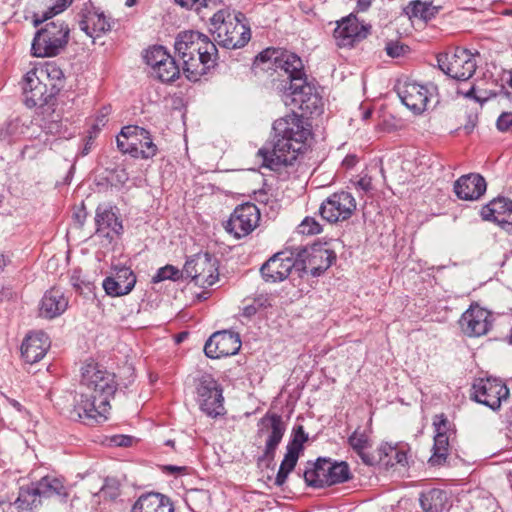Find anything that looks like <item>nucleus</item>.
<instances>
[{
  "mask_svg": "<svg viewBox=\"0 0 512 512\" xmlns=\"http://www.w3.org/2000/svg\"><path fill=\"white\" fill-rule=\"evenodd\" d=\"M117 390L115 375L98 364H87L82 368L80 392L74 398L70 417L92 425L107 419L110 399Z\"/></svg>",
  "mask_w": 512,
  "mask_h": 512,
  "instance_id": "1",
  "label": "nucleus"
},
{
  "mask_svg": "<svg viewBox=\"0 0 512 512\" xmlns=\"http://www.w3.org/2000/svg\"><path fill=\"white\" fill-rule=\"evenodd\" d=\"M273 130L277 138L273 148H261L258 154L262 157L264 166L279 170L282 166L292 165L305 150L306 142L311 136V125L305 117L292 112L277 119Z\"/></svg>",
  "mask_w": 512,
  "mask_h": 512,
  "instance_id": "2",
  "label": "nucleus"
},
{
  "mask_svg": "<svg viewBox=\"0 0 512 512\" xmlns=\"http://www.w3.org/2000/svg\"><path fill=\"white\" fill-rule=\"evenodd\" d=\"M175 52L182 61V69L190 81H198L215 64L216 45L198 31H184L175 40Z\"/></svg>",
  "mask_w": 512,
  "mask_h": 512,
  "instance_id": "3",
  "label": "nucleus"
},
{
  "mask_svg": "<svg viewBox=\"0 0 512 512\" xmlns=\"http://www.w3.org/2000/svg\"><path fill=\"white\" fill-rule=\"evenodd\" d=\"M242 13H233L228 9L217 11L210 19V32L215 41L228 49L243 47L250 40V28L242 21Z\"/></svg>",
  "mask_w": 512,
  "mask_h": 512,
  "instance_id": "4",
  "label": "nucleus"
},
{
  "mask_svg": "<svg viewBox=\"0 0 512 512\" xmlns=\"http://www.w3.org/2000/svg\"><path fill=\"white\" fill-rule=\"evenodd\" d=\"M69 28L64 22H50L34 35V57L58 55L68 43Z\"/></svg>",
  "mask_w": 512,
  "mask_h": 512,
  "instance_id": "5",
  "label": "nucleus"
},
{
  "mask_svg": "<svg viewBox=\"0 0 512 512\" xmlns=\"http://www.w3.org/2000/svg\"><path fill=\"white\" fill-rule=\"evenodd\" d=\"M437 63L442 72L458 81L470 79L477 67L475 56L469 50L460 47L439 54Z\"/></svg>",
  "mask_w": 512,
  "mask_h": 512,
  "instance_id": "6",
  "label": "nucleus"
},
{
  "mask_svg": "<svg viewBox=\"0 0 512 512\" xmlns=\"http://www.w3.org/2000/svg\"><path fill=\"white\" fill-rule=\"evenodd\" d=\"M283 102L286 106L313 114L320 107L321 99L315 87L307 82L305 76H301L292 77L289 86H284Z\"/></svg>",
  "mask_w": 512,
  "mask_h": 512,
  "instance_id": "7",
  "label": "nucleus"
},
{
  "mask_svg": "<svg viewBox=\"0 0 512 512\" xmlns=\"http://www.w3.org/2000/svg\"><path fill=\"white\" fill-rule=\"evenodd\" d=\"M509 389L504 382L494 377L478 378L472 386V399L493 411L499 410L509 397Z\"/></svg>",
  "mask_w": 512,
  "mask_h": 512,
  "instance_id": "8",
  "label": "nucleus"
},
{
  "mask_svg": "<svg viewBox=\"0 0 512 512\" xmlns=\"http://www.w3.org/2000/svg\"><path fill=\"white\" fill-rule=\"evenodd\" d=\"M196 395L201 411L207 416L215 418L224 414L222 389L212 376L205 375L199 379Z\"/></svg>",
  "mask_w": 512,
  "mask_h": 512,
  "instance_id": "9",
  "label": "nucleus"
},
{
  "mask_svg": "<svg viewBox=\"0 0 512 512\" xmlns=\"http://www.w3.org/2000/svg\"><path fill=\"white\" fill-rule=\"evenodd\" d=\"M186 277H190L196 285L206 288L214 285L219 277L217 260L209 253L196 254L184 265Z\"/></svg>",
  "mask_w": 512,
  "mask_h": 512,
  "instance_id": "10",
  "label": "nucleus"
},
{
  "mask_svg": "<svg viewBox=\"0 0 512 512\" xmlns=\"http://www.w3.org/2000/svg\"><path fill=\"white\" fill-rule=\"evenodd\" d=\"M356 209L353 195L341 191L329 196L319 207L321 217L329 223L344 221L350 218Z\"/></svg>",
  "mask_w": 512,
  "mask_h": 512,
  "instance_id": "11",
  "label": "nucleus"
},
{
  "mask_svg": "<svg viewBox=\"0 0 512 512\" xmlns=\"http://www.w3.org/2000/svg\"><path fill=\"white\" fill-rule=\"evenodd\" d=\"M260 213L255 204L245 203L237 206L228 219L225 229L236 239L249 235L258 225Z\"/></svg>",
  "mask_w": 512,
  "mask_h": 512,
  "instance_id": "12",
  "label": "nucleus"
},
{
  "mask_svg": "<svg viewBox=\"0 0 512 512\" xmlns=\"http://www.w3.org/2000/svg\"><path fill=\"white\" fill-rule=\"evenodd\" d=\"M258 425L260 427L258 434L267 435L263 455L259 458V460H266L270 462L274 459L276 449L282 441L286 431V425L282 417L275 413H266L259 420Z\"/></svg>",
  "mask_w": 512,
  "mask_h": 512,
  "instance_id": "13",
  "label": "nucleus"
},
{
  "mask_svg": "<svg viewBox=\"0 0 512 512\" xmlns=\"http://www.w3.org/2000/svg\"><path fill=\"white\" fill-rule=\"evenodd\" d=\"M257 58L262 62L271 61L276 71L280 69L285 73V81L288 83L292 81V77L305 76L303 62L295 53L266 49L262 51Z\"/></svg>",
  "mask_w": 512,
  "mask_h": 512,
  "instance_id": "14",
  "label": "nucleus"
},
{
  "mask_svg": "<svg viewBox=\"0 0 512 512\" xmlns=\"http://www.w3.org/2000/svg\"><path fill=\"white\" fill-rule=\"evenodd\" d=\"M434 91H436V87L433 85L428 87L416 82L405 81L398 85L397 93L401 102L408 109L420 114L426 109L429 98Z\"/></svg>",
  "mask_w": 512,
  "mask_h": 512,
  "instance_id": "15",
  "label": "nucleus"
},
{
  "mask_svg": "<svg viewBox=\"0 0 512 512\" xmlns=\"http://www.w3.org/2000/svg\"><path fill=\"white\" fill-rule=\"evenodd\" d=\"M369 29L370 26L360 23L355 16L349 15L337 22L333 37L338 47H353L355 43L367 37Z\"/></svg>",
  "mask_w": 512,
  "mask_h": 512,
  "instance_id": "16",
  "label": "nucleus"
},
{
  "mask_svg": "<svg viewBox=\"0 0 512 512\" xmlns=\"http://www.w3.org/2000/svg\"><path fill=\"white\" fill-rule=\"evenodd\" d=\"M241 348L238 334L220 331L215 332L205 343L204 353L207 357L218 359L235 355Z\"/></svg>",
  "mask_w": 512,
  "mask_h": 512,
  "instance_id": "17",
  "label": "nucleus"
},
{
  "mask_svg": "<svg viewBox=\"0 0 512 512\" xmlns=\"http://www.w3.org/2000/svg\"><path fill=\"white\" fill-rule=\"evenodd\" d=\"M460 327L464 334L469 337L485 335L492 327L491 314L488 310L479 305H471L460 320Z\"/></svg>",
  "mask_w": 512,
  "mask_h": 512,
  "instance_id": "18",
  "label": "nucleus"
},
{
  "mask_svg": "<svg viewBox=\"0 0 512 512\" xmlns=\"http://www.w3.org/2000/svg\"><path fill=\"white\" fill-rule=\"evenodd\" d=\"M487 184L483 176L469 173L459 177L453 185L456 196L465 201H476L486 192Z\"/></svg>",
  "mask_w": 512,
  "mask_h": 512,
  "instance_id": "19",
  "label": "nucleus"
},
{
  "mask_svg": "<svg viewBox=\"0 0 512 512\" xmlns=\"http://www.w3.org/2000/svg\"><path fill=\"white\" fill-rule=\"evenodd\" d=\"M295 266L296 263L292 257L280 252L273 255L262 265L261 274L266 282H279L286 279Z\"/></svg>",
  "mask_w": 512,
  "mask_h": 512,
  "instance_id": "20",
  "label": "nucleus"
},
{
  "mask_svg": "<svg viewBox=\"0 0 512 512\" xmlns=\"http://www.w3.org/2000/svg\"><path fill=\"white\" fill-rule=\"evenodd\" d=\"M136 284V276L127 267L116 270L114 276L106 277L102 286L106 294L111 297H119L129 294Z\"/></svg>",
  "mask_w": 512,
  "mask_h": 512,
  "instance_id": "21",
  "label": "nucleus"
},
{
  "mask_svg": "<svg viewBox=\"0 0 512 512\" xmlns=\"http://www.w3.org/2000/svg\"><path fill=\"white\" fill-rule=\"evenodd\" d=\"M433 426L435 428V437L433 454L430 457L429 462L432 465H440L445 462L448 454L449 437L447 435V430L449 422L443 414L436 415L433 420Z\"/></svg>",
  "mask_w": 512,
  "mask_h": 512,
  "instance_id": "22",
  "label": "nucleus"
},
{
  "mask_svg": "<svg viewBox=\"0 0 512 512\" xmlns=\"http://www.w3.org/2000/svg\"><path fill=\"white\" fill-rule=\"evenodd\" d=\"M305 253L307 256L303 261V269H309L311 275L314 277L326 271L336 259V255L333 251L322 246L311 247L309 251L305 250Z\"/></svg>",
  "mask_w": 512,
  "mask_h": 512,
  "instance_id": "23",
  "label": "nucleus"
},
{
  "mask_svg": "<svg viewBox=\"0 0 512 512\" xmlns=\"http://www.w3.org/2000/svg\"><path fill=\"white\" fill-rule=\"evenodd\" d=\"M79 27L87 36L95 38L110 31L112 22L103 12L90 8L83 13L82 19L79 21Z\"/></svg>",
  "mask_w": 512,
  "mask_h": 512,
  "instance_id": "24",
  "label": "nucleus"
},
{
  "mask_svg": "<svg viewBox=\"0 0 512 512\" xmlns=\"http://www.w3.org/2000/svg\"><path fill=\"white\" fill-rule=\"evenodd\" d=\"M68 307V299L64 293L58 288L48 290L39 307V316L46 319H53L62 315Z\"/></svg>",
  "mask_w": 512,
  "mask_h": 512,
  "instance_id": "25",
  "label": "nucleus"
},
{
  "mask_svg": "<svg viewBox=\"0 0 512 512\" xmlns=\"http://www.w3.org/2000/svg\"><path fill=\"white\" fill-rule=\"evenodd\" d=\"M132 512H174V508L167 496L150 492L138 498Z\"/></svg>",
  "mask_w": 512,
  "mask_h": 512,
  "instance_id": "26",
  "label": "nucleus"
},
{
  "mask_svg": "<svg viewBox=\"0 0 512 512\" xmlns=\"http://www.w3.org/2000/svg\"><path fill=\"white\" fill-rule=\"evenodd\" d=\"M95 222L97 232L105 237L112 238L111 233L114 235H120L122 233V223L112 209L99 206L96 210Z\"/></svg>",
  "mask_w": 512,
  "mask_h": 512,
  "instance_id": "27",
  "label": "nucleus"
},
{
  "mask_svg": "<svg viewBox=\"0 0 512 512\" xmlns=\"http://www.w3.org/2000/svg\"><path fill=\"white\" fill-rule=\"evenodd\" d=\"M38 496L41 498H51L58 497L61 501H65L68 497V492L63 483L55 478L50 476H44L40 481L34 486V503L36 502L35 497Z\"/></svg>",
  "mask_w": 512,
  "mask_h": 512,
  "instance_id": "28",
  "label": "nucleus"
},
{
  "mask_svg": "<svg viewBox=\"0 0 512 512\" xmlns=\"http://www.w3.org/2000/svg\"><path fill=\"white\" fill-rule=\"evenodd\" d=\"M512 215V200L497 197L482 207L481 216L484 220L493 222L505 221L504 216Z\"/></svg>",
  "mask_w": 512,
  "mask_h": 512,
  "instance_id": "29",
  "label": "nucleus"
},
{
  "mask_svg": "<svg viewBox=\"0 0 512 512\" xmlns=\"http://www.w3.org/2000/svg\"><path fill=\"white\" fill-rule=\"evenodd\" d=\"M327 462L325 458H319L315 463H308L303 476L307 485L315 488L328 486V475L326 473Z\"/></svg>",
  "mask_w": 512,
  "mask_h": 512,
  "instance_id": "30",
  "label": "nucleus"
},
{
  "mask_svg": "<svg viewBox=\"0 0 512 512\" xmlns=\"http://www.w3.org/2000/svg\"><path fill=\"white\" fill-rule=\"evenodd\" d=\"M419 502L424 512H442L447 502V494L440 489H431L421 493Z\"/></svg>",
  "mask_w": 512,
  "mask_h": 512,
  "instance_id": "31",
  "label": "nucleus"
},
{
  "mask_svg": "<svg viewBox=\"0 0 512 512\" xmlns=\"http://www.w3.org/2000/svg\"><path fill=\"white\" fill-rule=\"evenodd\" d=\"M348 444L359 455L365 464H373V458L368 453H366V450L371 447V441L366 431L356 429L349 436Z\"/></svg>",
  "mask_w": 512,
  "mask_h": 512,
  "instance_id": "32",
  "label": "nucleus"
},
{
  "mask_svg": "<svg viewBox=\"0 0 512 512\" xmlns=\"http://www.w3.org/2000/svg\"><path fill=\"white\" fill-rule=\"evenodd\" d=\"M324 465H326V473L328 475V486L346 482L351 478L350 468L344 461L332 462L330 459H327Z\"/></svg>",
  "mask_w": 512,
  "mask_h": 512,
  "instance_id": "33",
  "label": "nucleus"
},
{
  "mask_svg": "<svg viewBox=\"0 0 512 512\" xmlns=\"http://www.w3.org/2000/svg\"><path fill=\"white\" fill-rule=\"evenodd\" d=\"M438 12V7L433 6L430 2H422L420 0L412 1L405 8V13L409 18H417L423 21H429Z\"/></svg>",
  "mask_w": 512,
  "mask_h": 512,
  "instance_id": "34",
  "label": "nucleus"
},
{
  "mask_svg": "<svg viewBox=\"0 0 512 512\" xmlns=\"http://www.w3.org/2000/svg\"><path fill=\"white\" fill-rule=\"evenodd\" d=\"M299 454L292 448H286L285 456L280 464L279 470L275 477V484L282 486L289 475V473L295 468Z\"/></svg>",
  "mask_w": 512,
  "mask_h": 512,
  "instance_id": "35",
  "label": "nucleus"
},
{
  "mask_svg": "<svg viewBox=\"0 0 512 512\" xmlns=\"http://www.w3.org/2000/svg\"><path fill=\"white\" fill-rule=\"evenodd\" d=\"M152 74L162 82H172L179 76L180 70L175 59L170 55L152 71Z\"/></svg>",
  "mask_w": 512,
  "mask_h": 512,
  "instance_id": "36",
  "label": "nucleus"
},
{
  "mask_svg": "<svg viewBox=\"0 0 512 512\" xmlns=\"http://www.w3.org/2000/svg\"><path fill=\"white\" fill-rule=\"evenodd\" d=\"M34 76H36L39 82L45 79L57 82L62 80L64 74L55 63L47 62L40 66H34Z\"/></svg>",
  "mask_w": 512,
  "mask_h": 512,
  "instance_id": "37",
  "label": "nucleus"
},
{
  "mask_svg": "<svg viewBox=\"0 0 512 512\" xmlns=\"http://www.w3.org/2000/svg\"><path fill=\"white\" fill-rule=\"evenodd\" d=\"M73 0H55V2L49 6L46 10L39 13H34V26H38L40 23L62 13L71 4Z\"/></svg>",
  "mask_w": 512,
  "mask_h": 512,
  "instance_id": "38",
  "label": "nucleus"
},
{
  "mask_svg": "<svg viewBox=\"0 0 512 512\" xmlns=\"http://www.w3.org/2000/svg\"><path fill=\"white\" fill-rule=\"evenodd\" d=\"M14 506L18 512H31L32 510V484L21 485L18 497L14 501Z\"/></svg>",
  "mask_w": 512,
  "mask_h": 512,
  "instance_id": "39",
  "label": "nucleus"
},
{
  "mask_svg": "<svg viewBox=\"0 0 512 512\" xmlns=\"http://www.w3.org/2000/svg\"><path fill=\"white\" fill-rule=\"evenodd\" d=\"M51 340L44 331L34 333V363L40 361L50 349Z\"/></svg>",
  "mask_w": 512,
  "mask_h": 512,
  "instance_id": "40",
  "label": "nucleus"
},
{
  "mask_svg": "<svg viewBox=\"0 0 512 512\" xmlns=\"http://www.w3.org/2000/svg\"><path fill=\"white\" fill-rule=\"evenodd\" d=\"M184 274V269L181 271L173 265H166L157 270L156 274L152 277V282L159 283L165 280L178 281Z\"/></svg>",
  "mask_w": 512,
  "mask_h": 512,
  "instance_id": "41",
  "label": "nucleus"
},
{
  "mask_svg": "<svg viewBox=\"0 0 512 512\" xmlns=\"http://www.w3.org/2000/svg\"><path fill=\"white\" fill-rule=\"evenodd\" d=\"M170 54L166 51L163 46H154L146 51L145 60L146 63L152 68V71L157 68Z\"/></svg>",
  "mask_w": 512,
  "mask_h": 512,
  "instance_id": "42",
  "label": "nucleus"
},
{
  "mask_svg": "<svg viewBox=\"0 0 512 512\" xmlns=\"http://www.w3.org/2000/svg\"><path fill=\"white\" fill-rule=\"evenodd\" d=\"M143 137V140H141L140 144L138 145V154L137 158L141 157L144 159L151 158L156 155L157 147L153 143L149 132L145 129V134L141 135Z\"/></svg>",
  "mask_w": 512,
  "mask_h": 512,
  "instance_id": "43",
  "label": "nucleus"
},
{
  "mask_svg": "<svg viewBox=\"0 0 512 512\" xmlns=\"http://www.w3.org/2000/svg\"><path fill=\"white\" fill-rule=\"evenodd\" d=\"M380 451L383 452L385 456H389L391 460L393 459L396 464H400L401 466H405L408 462L405 450L396 449L390 445H384L380 448Z\"/></svg>",
  "mask_w": 512,
  "mask_h": 512,
  "instance_id": "44",
  "label": "nucleus"
},
{
  "mask_svg": "<svg viewBox=\"0 0 512 512\" xmlns=\"http://www.w3.org/2000/svg\"><path fill=\"white\" fill-rule=\"evenodd\" d=\"M321 231V225L313 217H305L298 226V232L304 235H316Z\"/></svg>",
  "mask_w": 512,
  "mask_h": 512,
  "instance_id": "45",
  "label": "nucleus"
},
{
  "mask_svg": "<svg viewBox=\"0 0 512 512\" xmlns=\"http://www.w3.org/2000/svg\"><path fill=\"white\" fill-rule=\"evenodd\" d=\"M141 140H143L142 136H136L135 138L125 141H123L122 138H117V146L122 152L129 153L131 156L137 158V147L140 144Z\"/></svg>",
  "mask_w": 512,
  "mask_h": 512,
  "instance_id": "46",
  "label": "nucleus"
},
{
  "mask_svg": "<svg viewBox=\"0 0 512 512\" xmlns=\"http://www.w3.org/2000/svg\"><path fill=\"white\" fill-rule=\"evenodd\" d=\"M182 7L200 11L202 8L216 7V0H175Z\"/></svg>",
  "mask_w": 512,
  "mask_h": 512,
  "instance_id": "47",
  "label": "nucleus"
},
{
  "mask_svg": "<svg viewBox=\"0 0 512 512\" xmlns=\"http://www.w3.org/2000/svg\"><path fill=\"white\" fill-rule=\"evenodd\" d=\"M308 439V435L305 433L302 426H298L295 431L292 440L288 443L286 448H292L297 453L303 449V443Z\"/></svg>",
  "mask_w": 512,
  "mask_h": 512,
  "instance_id": "48",
  "label": "nucleus"
},
{
  "mask_svg": "<svg viewBox=\"0 0 512 512\" xmlns=\"http://www.w3.org/2000/svg\"><path fill=\"white\" fill-rule=\"evenodd\" d=\"M145 134V129L135 125H128L121 129L117 138H122L123 141L135 138Z\"/></svg>",
  "mask_w": 512,
  "mask_h": 512,
  "instance_id": "49",
  "label": "nucleus"
},
{
  "mask_svg": "<svg viewBox=\"0 0 512 512\" xmlns=\"http://www.w3.org/2000/svg\"><path fill=\"white\" fill-rule=\"evenodd\" d=\"M357 191L369 194L373 191L372 178L367 174L359 177L356 181L352 182Z\"/></svg>",
  "mask_w": 512,
  "mask_h": 512,
  "instance_id": "50",
  "label": "nucleus"
},
{
  "mask_svg": "<svg viewBox=\"0 0 512 512\" xmlns=\"http://www.w3.org/2000/svg\"><path fill=\"white\" fill-rule=\"evenodd\" d=\"M111 112V108L110 107H103L98 115L96 116L95 118V121L92 125V131L94 132V134H96L97 132H99L101 130L102 127H104L108 121V115L110 114Z\"/></svg>",
  "mask_w": 512,
  "mask_h": 512,
  "instance_id": "51",
  "label": "nucleus"
},
{
  "mask_svg": "<svg viewBox=\"0 0 512 512\" xmlns=\"http://www.w3.org/2000/svg\"><path fill=\"white\" fill-rule=\"evenodd\" d=\"M496 125L501 132L512 131V112H503L498 117Z\"/></svg>",
  "mask_w": 512,
  "mask_h": 512,
  "instance_id": "52",
  "label": "nucleus"
},
{
  "mask_svg": "<svg viewBox=\"0 0 512 512\" xmlns=\"http://www.w3.org/2000/svg\"><path fill=\"white\" fill-rule=\"evenodd\" d=\"M405 46L400 44L399 42H388L386 44L385 50L387 55L392 58H397L402 56L405 53Z\"/></svg>",
  "mask_w": 512,
  "mask_h": 512,
  "instance_id": "53",
  "label": "nucleus"
},
{
  "mask_svg": "<svg viewBox=\"0 0 512 512\" xmlns=\"http://www.w3.org/2000/svg\"><path fill=\"white\" fill-rule=\"evenodd\" d=\"M31 338H32V332H28L25 335L24 340L20 347L21 358L27 364H32V362L30 361V356H29V352H30V348H31V344H30Z\"/></svg>",
  "mask_w": 512,
  "mask_h": 512,
  "instance_id": "54",
  "label": "nucleus"
},
{
  "mask_svg": "<svg viewBox=\"0 0 512 512\" xmlns=\"http://www.w3.org/2000/svg\"><path fill=\"white\" fill-rule=\"evenodd\" d=\"M31 71L27 72L24 76V85H23V92L25 94V104L27 105V107H31V104H30V101L31 99L29 98L28 96V93L30 91H32V88H31V82H32V77H31Z\"/></svg>",
  "mask_w": 512,
  "mask_h": 512,
  "instance_id": "55",
  "label": "nucleus"
},
{
  "mask_svg": "<svg viewBox=\"0 0 512 512\" xmlns=\"http://www.w3.org/2000/svg\"><path fill=\"white\" fill-rule=\"evenodd\" d=\"M112 442L119 447L129 446L132 442V438L125 435H117L112 438Z\"/></svg>",
  "mask_w": 512,
  "mask_h": 512,
  "instance_id": "56",
  "label": "nucleus"
},
{
  "mask_svg": "<svg viewBox=\"0 0 512 512\" xmlns=\"http://www.w3.org/2000/svg\"><path fill=\"white\" fill-rule=\"evenodd\" d=\"M356 163L357 157L355 155H347L342 161V165L347 169L352 168Z\"/></svg>",
  "mask_w": 512,
  "mask_h": 512,
  "instance_id": "57",
  "label": "nucleus"
},
{
  "mask_svg": "<svg viewBox=\"0 0 512 512\" xmlns=\"http://www.w3.org/2000/svg\"><path fill=\"white\" fill-rule=\"evenodd\" d=\"M258 310V306L254 303L251 305H247L243 308V315L245 317H251L256 314Z\"/></svg>",
  "mask_w": 512,
  "mask_h": 512,
  "instance_id": "58",
  "label": "nucleus"
},
{
  "mask_svg": "<svg viewBox=\"0 0 512 512\" xmlns=\"http://www.w3.org/2000/svg\"><path fill=\"white\" fill-rule=\"evenodd\" d=\"M371 6V0H358L357 9L358 11L365 12Z\"/></svg>",
  "mask_w": 512,
  "mask_h": 512,
  "instance_id": "59",
  "label": "nucleus"
},
{
  "mask_svg": "<svg viewBox=\"0 0 512 512\" xmlns=\"http://www.w3.org/2000/svg\"><path fill=\"white\" fill-rule=\"evenodd\" d=\"M506 419H507V423H508V431L512 435V407L507 412Z\"/></svg>",
  "mask_w": 512,
  "mask_h": 512,
  "instance_id": "60",
  "label": "nucleus"
},
{
  "mask_svg": "<svg viewBox=\"0 0 512 512\" xmlns=\"http://www.w3.org/2000/svg\"><path fill=\"white\" fill-rule=\"evenodd\" d=\"M93 133H94L93 131L90 132V135L88 137V141H87L86 146H85V148L83 150V154L84 155H86L88 153V151H89V144L92 143V140H93V135L92 134Z\"/></svg>",
  "mask_w": 512,
  "mask_h": 512,
  "instance_id": "61",
  "label": "nucleus"
},
{
  "mask_svg": "<svg viewBox=\"0 0 512 512\" xmlns=\"http://www.w3.org/2000/svg\"><path fill=\"white\" fill-rule=\"evenodd\" d=\"M6 266V258L4 254L0 253V272L4 269Z\"/></svg>",
  "mask_w": 512,
  "mask_h": 512,
  "instance_id": "62",
  "label": "nucleus"
},
{
  "mask_svg": "<svg viewBox=\"0 0 512 512\" xmlns=\"http://www.w3.org/2000/svg\"><path fill=\"white\" fill-rule=\"evenodd\" d=\"M166 469L169 471L175 472V471H180L182 468L177 467V466H167Z\"/></svg>",
  "mask_w": 512,
  "mask_h": 512,
  "instance_id": "63",
  "label": "nucleus"
},
{
  "mask_svg": "<svg viewBox=\"0 0 512 512\" xmlns=\"http://www.w3.org/2000/svg\"><path fill=\"white\" fill-rule=\"evenodd\" d=\"M509 87L512 89V71L509 72V78L507 80Z\"/></svg>",
  "mask_w": 512,
  "mask_h": 512,
  "instance_id": "64",
  "label": "nucleus"
}]
</instances>
